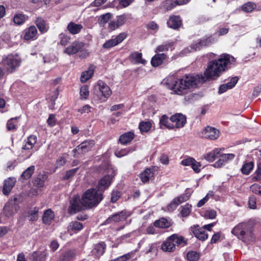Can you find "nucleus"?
<instances>
[{"label": "nucleus", "instance_id": "obj_1", "mask_svg": "<svg viewBox=\"0 0 261 261\" xmlns=\"http://www.w3.org/2000/svg\"><path fill=\"white\" fill-rule=\"evenodd\" d=\"M236 59L229 54H222L218 59L208 63L204 72V75L207 79H215L218 77L226 69L234 65Z\"/></svg>", "mask_w": 261, "mask_h": 261}, {"label": "nucleus", "instance_id": "obj_2", "mask_svg": "<svg viewBox=\"0 0 261 261\" xmlns=\"http://www.w3.org/2000/svg\"><path fill=\"white\" fill-rule=\"evenodd\" d=\"M196 84L197 78L195 76L192 74H186L182 77L170 81L167 84V87L174 94L182 95L187 94Z\"/></svg>", "mask_w": 261, "mask_h": 261}, {"label": "nucleus", "instance_id": "obj_3", "mask_svg": "<svg viewBox=\"0 0 261 261\" xmlns=\"http://www.w3.org/2000/svg\"><path fill=\"white\" fill-rule=\"evenodd\" d=\"M102 194L98 192L96 189L87 190L83 195L81 203L87 208H91L97 205L102 200Z\"/></svg>", "mask_w": 261, "mask_h": 261}, {"label": "nucleus", "instance_id": "obj_4", "mask_svg": "<svg viewBox=\"0 0 261 261\" xmlns=\"http://www.w3.org/2000/svg\"><path fill=\"white\" fill-rule=\"evenodd\" d=\"M231 233L243 242L247 240H252L254 239L250 225L246 222H241L231 230Z\"/></svg>", "mask_w": 261, "mask_h": 261}, {"label": "nucleus", "instance_id": "obj_5", "mask_svg": "<svg viewBox=\"0 0 261 261\" xmlns=\"http://www.w3.org/2000/svg\"><path fill=\"white\" fill-rule=\"evenodd\" d=\"M111 94L110 88L105 83L100 80L97 82L94 87V94L100 102L106 101Z\"/></svg>", "mask_w": 261, "mask_h": 261}, {"label": "nucleus", "instance_id": "obj_6", "mask_svg": "<svg viewBox=\"0 0 261 261\" xmlns=\"http://www.w3.org/2000/svg\"><path fill=\"white\" fill-rule=\"evenodd\" d=\"M186 244L184 237L174 234L163 243L162 249L164 251L171 252L174 250L176 246L184 245Z\"/></svg>", "mask_w": 261, "mask_h": 261}, {"label": "nucleus", "instance_id": "obj_7", "mask_svg": "<svg viewBox=\"0 0 261 261\" xmlns=\"http://www.w3.org/2000/svg\"><path fill=\"white\" fill-rule=\"evenodd\" d=\"M20 62L19 57L12 55H8L3 60V65L9 73L13 72L19 66Z\"/></svg>", "mask_w": 261, "mask_h": 261}, {"label": "nucleus", "instance_id": "obj_8", "mask_svg": "<svg viewBox=\"0 0 261 261\" xmlns=\"http://www.w3.org/2000/svg\"><path fill=\"white\" fill-rule=\"evenodd\" d=\"M108 172L109 174L105 175L98 182L97 188L99 190L103 191L110 186L112 180L116 173V170L111 166H109Z\"/></svg>", "mask_w": 261, "mask_h": 261}, {"label": "nucleus", "instance_id": "obj_9", "mask_svg": "<svg viewBox=\"0 0 261 261\" xmlns=\"http://www.w3.org/2000/svg\"><path fill=\"white\" fill-rule=\"evenodd\" d=\"M17 198L14 197L13 199H10L5 204L4 210L3 214L8 218L13 217L15 214L18 211L19 206L16 203Z\"/></svg>", "mask_w": 261, "mask_h": 261}, {"label": "nucleus", "instance_id": "obj_10", "mask_svg": "<svg viewBox=\"0 0 261 261\" xmlns=\"http://www.w3.org/2000/svg\"><path fill=\"white\" fill-rule=\"evenodd\" d=\"M130 216V213L126 210L116 213L110 216L104 222V224L118 223L126 220Z\"/></svg>", "mask_w": 261, "mask_h": 261}, {"label": "nucleus", "instance_id": "obj_11", "mask_svg": "<svg viewBox=\"0 0 261 261\" xmlns=\"http://www.w3.org/2000/svg\"><path fill=\"white\" fill-rule=\"evenodd\" d=\"M95 144L94 141L93 140L85 141L83 142L80 145L73 149L74 156H76L78 154H84L89 151Z\"/></svg>", "mask_w": 261, "mask_h": 261}, {"label": "nucleus", "instance_id": "obj_12", "mask_svg": "<svg viewBox=\"0 0 261 261\" xmlns=\"http://www.w3.org/2000/svg\"><path fill=\"white\" fill-rule=\"evenodd\" d=\"M200 136L211 140H216L219 136V130L214 127L207 126L200 133Z\"/></svg>", "mask_w": 261, "mask_h": 261}, {"label": "nucleus", "instance_id": "obj_13", "mask_svg": "<svg viewBox=\"0 0 261 261\" xmlns=\"http://www.w3.org/2000/svg\"><path fill=\"white\" fill-rule=\"evenodd\" d=\"M216 41V39L213 36H211L198 41L197 43L191 45L190 47L193 51H196L204 46H209Z\"/></svg>", "mask_w": 261, "mask_h": 261}, {"label": "nucleus", "instance_id": "obj_14", "mask_svg": "<svg viewBox=\"0 0 261 261\" xmlns=\"http://www.w3.org/2000/svg\"><path fill=\"white\" fill-rule=\"evenodd\" d=\"M190 0H165L161 4V8L165 11L172 10L178 5L188 3Z\"/></svg>", "mask_w": 261, "mask_h": 261}, {"label": "nucleus", "instance_id": "obj_15", "mask_svg": "<svg viewBox=\"0 0 261 261\" xmlns=\"http://www.w3.org/2000/svg\"><path fill=\"white\" fill-rule=\"evenodd\" d=\"M125 33H121L115 38L107 40L102 45L103 48L109 49L122 42L126 37Z\"/></svg>", "mask_w": 261, "mask_h": 261}, {"label": "nucleus", "instance_id": "obj_16", "mask_svg": "<svg viewBox=\"0 0 261 261\" xmlns=\"http://www.w3.org/2000/svg\"><path fill=\"white\" fill-rule=\"evenodd\" d=\"M170 121L172 122L173 128H178L182 127L185 125L187 119L186 116L184 115L177 113L170 117Z\"/></svg>", "mask_w": 261, "mask_h": 261}, {"label": "nucleus", "instance_id": "obj_17", "mask_svg": "<svg viewBox=\"0 0 261 261\" xmlns=\"http://www.w3.org/2000/svg\"><path fill=\"white\" fill-rule=\"evenodd\" d=\"M84 45L85 44L82 42L74 41L64 49V53L69 55L75 54L82 49Z\"/></svg>", "mask_w": 261, "mask_h": 261}, {"label": "nucleus", "instance_id": "obj_18", "mask_svg": "<svg viewBox=\"0 0 261 261\" xmlns=\"http://www.w3.org/2000/svg\"><path fill=\"white\" fill-rule=\"evenodd\" d=\"M70 203V205L69 207L68 211L71 214L79 212L83 209V207H84L81 203V199H80L78 197H73L71 199Z\"/></svg>", "mask_w": 261, "mask_h": 261}, {"label": "nucleus", "instance_id": "obj_19", "mask_svg": "<svg viewBox=\"0 0 261 261\" xmlns=\"http://www.w3.org/2000/svg\"><path fill=\"white\" fill-rule=\"evenodd\" d=\"M37 140V137L34 135L29 136L25 141V144L22 147L23 150H29L27 158L32 155L31 150L33 148Z\"/></svg>", "mask_w": 261, "mask_h": 261}, {"label": "nucleus", "instance_id": "obj_20", "mask_svg": "<svg viewBox=\"0 0 261 261\" xmlns=\"http://www.w3.org/2000/svg\"><path fill=\"white\" fill-rule=\"evenodd\" d=\"M191 230L194 236L199 240L205 241L208 238V235L204 228L200 227L198 225L191 227Z\"/></svg>", "mask_w": 261, "mask_h": 261}, {"label": "nucleus", "instance_id": "obj_21", "mask_svg": "<svg viewBox=\"0 0 261 261\" xmlns=\"http://www.w3.org/2000/svg\"><path fill=\"white\" fill-rule=\"evenodd\" d=\"M106 244L104 242H101L94 245L92 250V254L96 257H99L105 252Z\"/></svg>", "mask_w": 261, "mask_h": 261}, {"label": "nucleus", "instance_id": "obj_22", "mask_svg": "<svg viewBox=\"0 0 261 261\" xmlns=\"http://www.w3.org/2000/svg\"><path fill=\"white\" fill-rule=\"evenodd\" d=\"M234 154L232 153L223 154L219 156L220 158L216 162L214 166L216 168H220L225 164L229 160H232L234 158Z\"/></svg>", "mask_w": 261, "mask_h": 261}, {"label": "nucleus", "instance_id": "obj_23", "mask_svg": "<svg viewBox=\"0 0 261 261\" xmlns=\"http://www.w3.org/2000/svg\"><path fill=\"white\" fill-rule=\"evenodd\" d=\"M142 56L141 53L135 51L130 55L129 60L132 63L135 64H142L145 65L146 61L142 59Z\"/></svg>", "mask_w": 261, "mask_h": 261}, {"label": "nucleus", "instance_id": "obj_24", "mask_svg": "<svg viewBox=\"0 0 261 261\" xmlns=\"http://www.w3.org/2000/svg\"><path fill=\"white\" fill-rule=\"evenodd\" d=\"M15 178H9L5 180L3 189V192L4 195H8L9 194L15 185Z\"/></svg>", "mask_w": 261, "mask_h": 261}, {"label": "nucleus", "instance_id": "obj_25", "mask_svg": "<svg viewBox=\"0 0 261 261\" xmlns=\"http://www.w3.org/2000/svg\"><path fill=\"white\" fill-rule=\"evenodd\" d=\"M37 32L35 26H31L24 31V39L26 40L35 39L37 38Z\"/></svg>", "mask_w": 261, "mask_h": 261}, {"label": "nucleus", "instance_id": "obj_26", "mask_svg": "<svg viewBox=\"0 0 261 261\" xmlns=\"http://www.w3.org/2000/svg\"><path fill=\"white\" fill-rule=\"evenodd\" d=\"M167 23L168 27L173 29H177L181 25V22L179 16H171Z\"/></svg>", "mask_w": 261, "mask_h": 261}, {"label": "nucleus", "instance_id": "obj_27", "mask_svg": "<svg viewBox=\"0 0 261 261\" xmlns=\"http://www.w3.org/2000/svg\"><path fill=\"white\" fill-rule=\"evenodd\" d=\"M165 54H158L154 56L151 60V64L153 67H158L160 65L163 61L166 58Z\"/></svg>", "mask_w": 261, "mask_h": 261}, {"label": "nucleus", "instance_id": "obj_28", "mask_svg": "<svg viewBox=\"0 0 261 261\" xmlns=\"http://www.w3.org/2000/svg\"><path fill=\"white\" fill-rule=\"evenodd\" d=\"M94 67L93 65H91L87 70L83 71L81 73L80 81L82 83H85L89 80L94 74Z\"/></svg>", "mask_w": 261, "mask_h": 261}, {"label": "nucleus", "instance_id": "obj_29", "mask_svg": "<svg viewBox=\"0 0 261 261\" xmlns=\"http://www.w3.org/2000/svg\"><path fill=\"white\" fill-rule=\"evenodd\" d=\"M35 23L38 27L39 32L42 34L46 33L49 29L48 24H47L46 21L41 17H38L37 18Z\"/></svg>", "mask_w": 261, "mask_h": 261}, {"label": "nucleus", "instance_id": "obj_30", "mask_svg": "<svg viewBox=\"0 0 261 261\" xmlns=\"http://www.w3.org/2000/svg\"><path fill=\"white\" fill-rule=\"evenodd\" d=\"M83 28V25L81 24H76L73 22H70L68 24L67 29L70 34L75 35L80 33Z\"/></svg>", "mask_w": 261, "mask_h": 261}, {"label": "nucleus", "instance_id": "obj_31", "mask_svg": "<svg viewBox=\"0 0 261 261\" xmlns=\"http://www.w3.org/2000/svg\"><path fill=\"white\" fill-rule=\"evenodd\" d=\"M171 225V222L164 218H162L154 222V226L156 227L165 228H168Z\"/></svg>", "mask_w": 261, "mask_h": 261}, {"label": "nucleus", "instance_id": "obj_32", "mask_svg": "<svg viewBox=\"0 0 261 261\" xmlns=\"http://www.w3.org/2000/svg\"><path fill=\"white\" fill-rule=\"evenodd\" d=\"M220 153V149L215 148L214 150L205 154L204 158L208 162H213Z\"/></svg>", "mask_w": 261, "mask_h": 261}, {"label": "nucleus", "instance_id": "obj_33", "mask_svg": "<svg viewBox=\"0 0 261 261\" xmlns=\"http://www.w3.org/2000/svg\"><path fill=\"white\" fill-rule=\"evenodd\" d=\"M135 135L132 132H127L120 136L119 141L122 144L130 142L134 138Z\"/></svg>", "mask_w": 261, "mask_h": 261}, {"label": "nucleus", "instance_id": "obj_34", "mask_svg": "<svg viewBox=\"0 0 261 261\" xmlns=\"http://www.w3.org/2000/svg\"><path fill=\"white\" fill-rule=\"evenodd\" d=\"M54 218V213L50 209H48L44 213L42 221L46 224H50Z\"/></svg>", "mask_w": 261, "mask_h": 261}, {"label": "nucleus", "instance_id": "obj_35", "mask_svg": "<svg viewBox=\"0 0 261 261\" xmlns=\"http://www.w3.org/2000/svg\"><path fill=\"white\" fill-rule=\"evenodd\" d=\"M38 211L39 208L37 207H35L27 212V216L29 221H35L37 220L38 219Z\"/></svg>", "mask_w": 261, "mask_h": 261}, {"label": "nucleus", "instance_id": "obj_36", "mask_svg": "<svg viewBox=\"0 0 261 261\" xmlns=\"http://www.w3.org/2000/svg\"><path fill=\"white\" fill-rule=\"evenodd\" d=\"M160 124L161 127L164 126L169 129H173V125L172 122L170 121V118L169 119L165 115L162 116L160 118Z\"/></svg>", "mask_w": 261, "mask_h": 261}, {"label": "nucleus", "instance_id": "obj_37", "mask_svg": "<svg viewBox=\"0 0 261 261\" xmlns=\"http://www.w3.org/2000/svg\"><path fill=\"white\" fill-rule=\"evenodd\" d=\"M153 175V172L151 169L147 168L144 172L141 173L140 175V177L143 182H147L149 180V179Z\"/></svg>", "mask_w": 261, "mask_h": 261}, {"label": "nucleus", "instance_id": "obj_38", "mask_svg": "<svg viewBox=\"0 0 261 261\" xmlns=\"http://www.w3.org/2000/svg\"><path fill=\"white\" fill-rule=\"evenodd\" d=\"M75 254L71 250H68L65 252L59 258V261H71L74 257Z\"/></svg>", "mask_w": 261, "mask_h": 261}, {"label": "nucleus", "instance_id": "obj_39", "mask_svg": "<svg viewBox=\"0 0 261 261\" xmlns=\"http://www.w3.org/2000/svg\"><path fill=\"white\" fill-rule=\"evenodd\" d=\"M28 17L22 13H17L15 15L13 18V21L17 25L23 24L27 19Z\"/></svg>", "mask_w": 261, "mask_h": 261}, {"label": "nucleus", "instance_id": "obj_40", "mask_svg": "<svg viewBox=\"0 0 261 261\" xmlns=\"http://www.w3.org/2000/svg\"><path fill=\"white\" fill-rule=\"evenodd\" d=\"M254 167L253 163L252 162L245 163L242 168L241 171L243 174L248 175L253 170Z\"/></svg>", "mask_w": 261, "mask_h": 261}, {"label": "nucleus", "instance_id": "obj_41", "mask_svg": "<svg viewBox=\"0 0 261 261\" xmlns=\"http://www.w3.org/2000/svg\"><path fill=\"white\" fill-rule=\"evenodd\" d=\"M256 8V5L253 2H247L242 6V10L247 12L250 13L254 10Z\"/></svg>", "mask_w": 261, "mask_h": 261}, {"label": "nucleus", "instance_id": "obj_42", "mask_svg": "<svg viewBox=\"0 0 261 261\" xmlns=\"http://www.w3.org/2000/svg\"><path fill=\"white\" fill-rule=\"evenodd\" d=\"M69 229L74 231H79L81 230L83 226V224L77 221H72L70 223L68 226Z\"/></svg>", "mask_w": 261, "mask_h": 261}, {"label": "nucleus", "instance_id": "obj_43", "mask_svg": "<svg viewBox=\"0 0 261 261\" xmlns=\"http://www.w3.org/2000/svg\"><path fill=\"white\" fill-rule=\"evenodd\" d=\"M17 118H13L9 120L7 123V127L9 130H14L17 128Z\"/></svg>", "mask_w": 261, "mask_h": 261}, {"label": "nucleus", "instance_id": "obj_44", "mask_svg": "<svg viewBox=\"0 0 261 261\" xmlns=\"http://www.w3.org/2000/svg\"><path fill=\"white\" fill-rule=\"evenodd\" d=\"M35 167L32 165L28 167L21 174V176L25 179L30 178L33 174Z\"/></svg>", "mask_w": 261, "mask_h": 261}, {"label": "nucleus", "instance_id": "obj_45", "mask_svg": "<svg viewBox=\"0 0 261 261\" xmlns=\"http://www.w3.org/2000/svg\"><path fill=\"white\" fill-rule=\"evenodd\" d=\"M200 257V254L196 251H190L187 254V258L189 261H196Z\"/></svg>", "mask_w": 261, "mask_h": 261}, {"label": "nucleus", "instance_id": "obj_46", "mask_svg": "<svg viewBox=\"0 0 261 261\" xmlns=\"http://www.w3.org/2000/svg\"><path fill=\"white\" fill-rule=\"evenodd\" d=\"M190 195V194H189L188 193H185L175 198L174 199V200L175 201V202H176V203L178 205L180 203L187 201L189 199Z\"/></svg>", "mask_w": 261, "mask_h": 261}, {"label": "nucleus", "instance_id": "obj_47", "mask_svg": "<svg viewBox=\"0 0 261 261\" xmlns=\"http://www.w3.org/2000/svg\"><path fill=\"white\" fill-rule=\"evenodd\" d=\"M252 179L254 181H261V162L258 164L257 169L254 173Z\"/></svg>", "mask_w": 261, "mask_h": 261}, {"label": "nucleus", "instance_id": "obj_48", "mask_svg": "<svg viewBox=\"0 0 261 261\" xmlns=\"http://www.w3.org/2000/svg\"><path fill=\"white\" fill-rule=\"evenodd\" d=\"M110 13L103 14L98 18V23L101 26H104L111 19Z\"/></svg>", "mask_w": 261, "mask_h": 261}, {"label": "nucleus", "instance_id": "obj_49", "mask_svg": "<svg viewBox=\"0 0 261 261\" xmlns=\"http://www.w3.org/2000/svg\"><path fill=\"white\" fill-rule=\"evenodd\" d=\"M173 45V42L166 43L159 45L156 49L155 52H163L168 51Z\"/></svg>", "mask_w": 261, "mask_h": 261}, {"label": "nucleus", "instance_id": "obj_50", "mask_svg": "<svg viewBox=\"0 0 261 261\" xmlns=\"http://www.w3.org/2000/svg\"><path fill=\"white\" fill-rule=\"evenodd\" d=\"M89 95V87L87 85L82 86L80 89V96L82 99H86Z\"/></svg>", "mask_w": 261, "mask_h": 261}, {"label": "nucleus", "instance_id": "obj_51", "mask_svg": "<svg viewBox=\"0 0 261 261\" xmlns=\"http://www.w3.org/2000/svg\"><path fill=\"white\" fill-rule=\"evenodd\" d=\"M191 207L192 205L189 204L182 206L180 212L182 217H186L189 216L191 212Z\"/></svg>", "mask_w": 261, "mask_h": 261}, {"label": "nucleus", "instance_id": "obj_52", "mask_svg": "<svg viewBox=\"0 0 261 261\" xmlns=\"http://www.w3.org/2000/svg\"><path fill=\"white\" fill-rule=\"evenodd\" d=\"M151 123L150 122H142L140 123L139 128L141 132H147L150 130Z\"/></svg>", "mask_w": 261, "mask_h": 261}, {"label": "nucleus", "instance_id": "obj_53", "mask_svg": "<svg viewBox=\"0 0 261 261\" xmlns=\"http://www.w3.org/2000/svg\"><path fill=\"white\" fill-rule=\"evenodd\" d=\"M132 150L128 148L122 149L120 150H116L115 152V155L118 158H121L127 155Z\"/></svg>", "mask_w": 261, "mask_h": 261}, {"label": "nucleus", "instance_id": "obj_54", "mask_svg": "<svg viewBox=\"0 0 261 261\" xmlns=\"http://www.w3.org/2000/svg\"><path fill=\"white\" fill-rule=\"evenodd\" d=\"M250 191L257 195L261 196V186L257 184H254L250 187Z\"/></svg>", "mask_w": 261, "mask_h": 261}, {"label": "nucleus", "instance_id": "obj_55", "mask_svg": "<svg viewBox=\"0 0 261 261\" xmlns=\"http://www.w3.org/2000/svg\"><path fill=\"white\" fill-rule=\"evenodd\" d=\"M238 81V78L237 76L233 77L231 79L230 82L227 84H224L227 89H231L233 88Z\"/></svg>", "mask_w": 261, "mask_h": 261}, {"label": "nucleus", "instance_id": "obj_56", "mask_svg": "<svg viewBox=\"0 0 261 261\" xmlns=\"http://www.w3.org/2000/svg\"><path fill=\"white\" fill-rule=\"evenodd\" d=\"M119 27L123 25L127 20L126 16L124 14L117 16L115 19Z\"/></svg>", "mask_w": 261, "mask_h": 261}, {"label": "nucleus", "instance_id": "obj_57", "mask_svg": "<svg viewBox=\"0 0 261 261\" xmlns=\"http://www.w3.org/2000/svg\"><path fill=\"white\" fill-rule=\"evenodd\" d=\"M66 163V160L63 156H60L56 161V168H61Z\"/></svg>", "mask_w": 261, "mask_h": 261}, {"label": "nucleus", "instance_id": "obj_58", "mask_svg": "<svg viewBox=\"0 0 261 261\" xmlns=\"http://www.w3.org/2000/svg\"><path fill=\"white\" fill-rule=\"evenodd\" d=\"M78 168H74L67 171L65 175L63 177V179L66 180L73 176L77 172Z\"/></svg>", "mask_w": 261, "mask_h": 261}, {"label": "nucleus", "instance_id": "obj_59", "mask_svg": "<svg viewBox=\"0 0 261 261\" xmlns=\"http://www.w3.org/2000/svg\"><path fill=\"white\" fill-rule=\"evenodd\" d=\"M119 27L116 19H114L109 22L108 28L111 31H114Z\"/></svg>", "mask_w": 261, "mask_h": 261}, {"label": "nucleus", "instance_id": "obj_60", "mask_svg": "<svg viewBox=\"0 0 261 261\" xmlns=\"http://www.w3.org/2000/svg\"><path fill=\"white\" fill-rule=\"evenodd\" d=\"M59 37L61 39L60 44L62 46H65L67 44L69 41V38L67 36H65L63 34H61L59 35Z\"/></svg>", "mask_w": 261, "mask_h": 261}, {"label": "nucleus", "instance_id": "obj_61", "mask_svg": "<svg viewBox=\"0 0 261 261\" xmlns=\"http://www.w3.org/2000/svg\"><path fill=\"white\" fill-rule=\"evenodd\" d=\"M57 122V120L56 119L55 116L54 114H50L48 119L47 120V123L48 125L50 127L54 126L55 125Z\"/></svg>", "mask_w": 261, "mask_h": 261}, {"label": "nucleus", "instance_id": "obj_62", "mask_svg": "<svg viewBox=\"0 0 261 261\" xmlns=\"http://www.w3.org/2000/svg\"><path fill=\"white\" fill-rule=\"evenodd\" d=\"M201 166V165L199 162H198L194 160L193 163L192 164L191 167L195 172L199 173L200 171Z\"/></svg>", "mask_w": 261, "mask_h": 261}, {"label": "nucleus", "instance_id": "obj_63", "mask_svg": "<svg viewBox=\"0 0 261 261\" xmlns=\"http://www.w3.org/2000/svg\"><path fill=\"white\" fill-rule=\"evenodd\" d=\"M120 197V193L118 191H113L112 193L111 201L112 202H116Z\"/></svg>", "mask_w": 261, "mask_h": 261}, {"label": "nucleus", "instance_id": "obj_64", "mask_svg": "<svg viewBox=\"0 0 261 261\" xmlns=\"http://www.w3.org/2000/svg\"><path fill=\"white\" fill-rule=\"evenodd\" d=\"M130 258V254L129 253H127L119 256L116 258L114 259H112L111 261H125Z\"/></svg>", "mask_w": 261, "mask_h": 261}]
</instances>
